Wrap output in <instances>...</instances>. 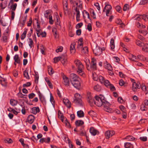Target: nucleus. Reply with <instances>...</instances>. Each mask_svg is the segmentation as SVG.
I'll return each mask as SVG.
<instances>
[{
  "label": "nucleus",
  "mask_w": 148,
  "mask_h": 148,
  "mask_svg": "<svg viewBox=\"0 0 148 148\" xmlns=\"http://www.w3.org/2000/svg\"><path fill=\"white\" fill-rule=\"evenodd\" d=\"M34 119V116L32 115L29 116L27 118L28 122L30 123H32L33 122Z\"/></svg>",
  "instance_id": "26"
},
{
  "label": "nucleus",
  "mask_w": 148,
  "mask_h": 148,
  "mask_svg": "<svg viewBox=\"0 0 148 148\" xmlns=\"http://www.w3.org/2000/svg\"><path fill=\"white\" fill-rule=\"evenodd\" d=\"M110 105V103L106 101L104 103H103V107L104 110L108 112H112V110L109 107Z\"/></svg>",
  "instance_id": "6"
},
{
  "label": "nucleus",
  "mask_w": 148,
  "mask_h": 148,
  "mask_svg": "<svg viewBox=\"0 0 148 148\" xmlns=\"http://www.w3.org/2000/svg\"><path fill=\"white\" fill-rule=\"evenodd\" d=\"M50 101L52 105L53 106L55 103V101L53 96L51 95H50Z\"/></svg>",
  "instance_id": "63"
},
{
  "label": "nucleus",
  "mask_w": 148,
  "mask_h": 148,
  "mask_svg": "<svg viewBox=\"0 0 148 148\" xmlns=\"http://www.w3.org/2000/svg\"><path fill=\"white\" fill-rule=\"evenodd\" d=\"M39 96L40 101L43 104L45 105L46 104V101L45 97L41 95H39Z\"/></svg>",
  "instance_id": "22"
},
{
  "label": "nucleus",
  "mask_w": 148,
  "mask_h": 148,
  "mask_svg": "<svg viewBox=\"0 0 148 148\" xmlns=\"http://www.w3.org/2000/svg\"><path fill=\"white\" fill-rule=\"evenodd\" d=\"M61 56H58L57 57H56L53 59V62L54 63H56L60 60L61 59Z\"/></svg>",
  "instance_id": "47"
},
{
  "label": "nucleus",
  "mask_w": 148,
  "mask_h": 148,
  "mask_svg": "<svg viewBox=\"0 0 148 148\" xmlns=\"http://www.w3.org/2000/svg\"><path fill=\"white\" fill-rule=\"evenodd\" d=\"M32 111L33 114H36L37 113L39 112H40L39 108L38 107H33L32 108Z\"/></svg>",
  "instance_id": "27"
},
{
  "label": "nucleus",
  "mask_w": 148,
  "mask_h": 148,
  "mask_svg": "<svg viewBox=\"0 0 148 148\" xmlns=\"http://www.w3.org/2000/svg\"><path fill=\"white\" fill-rule=\"evenodd\" d=\"M9 38V34H3V36L2 40L3 42H6L8 41V40Z\"/></svg>",
  "instance_id": "20"
},
{
  "label": "nucleus",
  "mask_w": 148,
  "mask_h": 148,
  "mask_svg": "<svg viewBox=\"0 0 148 148\" xmlns=\"http://www.w3.org/2000/svg\"><path fill=\"white\" fill-rule=\"evenodd\" d=\"M103 50H102V49H95L94 51V52L95 53V54L96 55H102V50L103 51Z\"/></svg>",
  "instance_id": "24"
},
{
  "label": "nucleus",
  "mask_w": 148,
  "mask_h": 148,
  "mask_svg": "<svg viewBox=\"0 0 148 148\" xmlns=\"http://www.w3.org/2000/svg\"><path fill=\"white\" fill-rule=\"evenodd\" d=\"M143 51L146 52H148V44H146L142 48Z\"/></svg>",
  "instance_id": "43"
},
{
  "label": "nucleus",
  "mask_w": 148,
  "mask_h": 148,
  "mask_svg": "<svg viewBox=\"0 0 148 148\" xmlns=\"http://www.w3.org/2000/svg\"><path fill=\"white\" fill-rule=\"evenodd\" d=\"M63 103L68 108L71 107V102L66 98H64L63 100Z\"/></svg>",
  "instance_id": "16"
},
{
  "label": "nucleus",
  "mask_w": 148,
  "mask_h": 148,
  "mask_svg": "<svg viewBox=\"0 0 148 148\" xmlns=\"http://www.w3.org/2000/svg\"><path fill=\"white\" fill-rule=\"evenodd\" d=\"M74 63L77 67V72L81 76L83 75L84 74L83 71L84 67L82 64L79 60H75L74 61Z\"/></svg>",
  "instance_id": "2"
},
{
  "label": "nucleus",
  "mask_w": 148,
  "mask_h": 148,
  "mask_svg": "<svg viewBox=\"0 0 148 148\" xmlns=\"http://www.w3.org/2000/svg\"><path fill=\"white\" fill-rule=\"evenodd\" d=\"M87 101L89 103L90 106L93 105L94 100L93 99V97H92L90 93H87Z\"/></svg>",
  "instance_id": "9"
},
{
  "label": "nucleus",
  "mask_w": 148,
  "mask_h": 148,
  "mask_svg": "<svg viewBox=\"0 0 148 148\" xmlns=\"http://www.w3.org/2000/svg\"><path fill=\"white\" fill-rule=\"evenodd\" d=\"M7 3H4V4L2 3H1L0 4V6L1 7V9H4L7 6Z\"/></svg>",
  "instance_id": "61"
},
{
  "label": "nucleus",
  "mask_w": 148,
  "mask_h": 148,
  "mask_svg": "<svg viewBox=\"0 0 148 148\" xmlns=\"http://www.w3.org/2000/svg\"><path fill=\"white\" fill-rule=\"evenodd\" d=\"M142 18V16L139 15H137L134 17V20L138 21H140Z\"/></svg>",
  "instance_id": "48"
},
{
  "label": "nucleus",
  "mask_w": 148,
  "mask_h": 148,
  "mask_svg": "<svg viewBox=\"0 0 148 148\" xmlns=\"http://www.w3.org/2000/svg\"><path fill=\"white\" fill-rule=\"evenodd\" d=\"M83 39L81 38L79 39L77 47L78 48H81L83 46Z\"/></svg>",
  "instance_id": "25"
},
{
  "label": "nucleus",
  "mask_w": 148,
  "mask_h": 148,
  "mask_svg": "<svg viewBox=\"0 0 148 148\" xmlns=\"http://www.w3.org/2000/svg\"><path fill=\"white\" fill-rule=\"evenodd\" d=\"M108 88H109L111 91H115L116 90L114 86H113V85L111 84Z\"/></svg>",
  "instance_id": "57"
},
{
  "label": "nucleus",
  "mask_w": 148,
  "mask_h": 148,
  "mask_svg": "<svg viewBox=\"0 0 148 148\" xmlns=\"http://www.w3.org/2000/svg\"><path fill=\"white\" fill-rule=\"evenodd\" d=\"M124 146L125 148H133V145L129 143H124Z\"/></svg>",
  "instance_id": "29"
},
{
  "label": "nucleus",
  "mask_w": 148,
  "mask_h": 148,
  "mask_svg": "<svg viewBox=\"0 0 148 148\" xmlns=\"http://www.w3.org/2000/svg\"><path fill=\"white\" fill-rule=\"evenodd\" d=\"M98 78L101 84H103L105 79L104 77L102 76H99Z\"/></svg>",
  "instance_id": "51"
},
{
  "label": "nucleus",
  "mask_w": 148,
  "mask_h": 148,
  "mask_svg": "<svg viewBox=\"0 0 148 148\" xmlns=\"http://www.w3.org/2000/svg\"><path fill=\"white\" fill-rule=\"evenodd\" d=\"M103 66L108 71H111L113 70L111 66L106 61L104 62Z\"/></svg>",
  "instance_id": "12"
},
{
  "label": "nucleus",
  "mask_w": 148,
  "mask_h": 148,
  "mask_svg": "<svg viewBox=\"0 0 148 148\" xmlns=\"http://www.w3.org/2000/svg\"><path fill=\"white\" fill-rule=\"evenodd\" d=\"M139 32L140 33L144 35H146L147 33V31L145 29L140 30Z\"/></svg>",
  "instance_id": "49"
},
{
  "label": "nucleus",
  "mask_w": 148,
  "mask_h": 148,
  "mask_svg": "<svg viewBox=\"0 0 148 148\" xmlns=\"http://www.w3.org/2000/svg\"><path fill=\"white\" fill-rule=\"evenodd\" d=\"M72 4L73 9L75 11L74 14H76V20L77 21H80V14L79 10H82L83 8L81 0H69Z\"/></svg>",
  "instance_id": "1"
},
{
  "label": "nucleus",
  "mask_w": 148,
  "mask_h": 148,
  "mask_svg": "<svg viewBox=\"0 0 148 148\" xmlns=\"http://www.w3.org/2000/svg\"><path fill=\"white\" fill-rule=\"evenodd\" d=\"M24 29V32L21 36V38L22 40H23L25 38L26 34L28 31V29L26 28H25Z\"/></svg>",
  "instance_id": "28"
},
{
  "label": "nucleus",
  "mask_w": 148,
  "mask_h": 148,
  "mask_svg": "<svg viewBox=\"0 0 148 148\" xmlns=\"http://www.w3.org/2000/svg\"><path fill=\"white\" fill-rule=\"evenodd\" d=\"M88 52V48L86 47H84L82 51V53H84V54H86Z\"/></svg>",
  "instance_id": "44"
},
{
  "label": "nucleus",
  "mask_w": 148,
  "mask_h": 148,
  "mask_svg": "<svg viewBox=\"0 0 148 148\" xmlns=\"http://www.w3.org/2000/svg\"><path fill=\"white\" fill-rule=\"evenodd\" d=\"M140 85L139 83H136L135 82H133L132 84V90L135 92L137 89L140 88Z\"/></svg>",
  "instance_id": "11"
},
{
  "label": "nucleus",
  "mask_w": 148,
  "mask_h": 148,
  "mask_svg": "<svg viewBox=\"0 0 148 148\" xmlns=\"http://www.w3.org/2000/svg\"><path fill=\"white\" fill-rule=\"evenodd\" d=\"M84 123V122L82 120H77L75 122V124L77 126H81Z\"/></svg>",
  "instance_id": "31"
},
{
  "label": "nucleus",
  "mask_w": 148,
  "mask_h": 148,
  "mask_svg": "<svg viewBox=\"0 0 148 148\" xmlns=\"http://www.w3.org/2000/svg\"><path fill=\"white\" fill-rule=\"evenodd\" d=\"M81 96L78 93H76L74 95V102L78 105H81L82 104V100L81 99Z\"/></svg>",
  "instance_id": "5"
},
{
  "label": "nucleus",
  "mask_w": 148,
  "mask_h": 148,
  "mask_svg": "<svg viewBox=\"0 0 148 148\" xmlns=\"http://www.w3.org/2000/svg\"><path fill=\"white\" fill-rule=\"evenodd\" d=\"M28 45L30 48H31L33 47V44L34 42L32 39L31 38H29L28 39Z\"/></svg>",
  "instance_id": "35"
},
{
  "label": "nucleus",
  "mask_w": 148,
  "mask_h": 148,
  "mask_svg": "<svg viewBox=\"0 0 148 148\" xmlns=\"http://www.w3.org/2000/svg\"><path fill=\"white\" fill-rule=\"evenodd\" d=\"M58 115L59 118H60V119L62 121V122H63L64 119L65 118H64L63 117V114L60 111H58Z\"/></svg>",
  "instance_id": "36"
},
{
  "label": "nucleus",
  "mask_w": 148,
  "mask_h": 148,
  "mask_svg": "<svg viewBox=\"0 0 148 148\" xmlns=\"http://www.w3.org/2000/svg\"><path fill=\"white\" fill-rule=\"evenodd\" d=\"M68 0H63V4L64 10H66L67 9L68 6L67 4V1Z\"/></svg>",
  "instance_id": "33"
},
{
  "label": "nucleus",
  "mask_w": 148,
  "mask_h": 148,
  "mask_svg": "<svg viewBox=\"0 0 148 148\" xmlns=\"http://www.w3.org/2000/svg\"><path fill=\"white\" fill-rule=\"evenodd\" d=\"M23 75L24 77L27 79L29 78L28 72L26 70H25L23 72Z\"/></svg>",
  "instance_id": "50"
},
{
  "label": "nucleus",
  "mask_w": 148,
  "mask_h": 148,
  "mask_svg": "<svg viewBox=\"0 0 148 148\" xmlns=\"http://www.w3.org/2000/svg\"><path fill=\"white\" fill-rule=\"evenodd\" d=\"M95 100H94L93 103L98 107H100L103 105L106 100L104 99L105 97L103 96L100 95V97L96 96L95 97Z\"/></svg>",
  "instance_id": "3"
},
{
  "label": "nucleus",
  "mask_w": 148,
  "mask_h": 148,
  "mask_svg": "<svg viewBox=\"0 0 148 148\" xmlns=\"http://www.w3.org/2000/svg\"><path fill=\"white\" fill-rule=\"evenodd\" d=\"M10 104L12 106H15L17 104L16 101L12 99H11L10 100Z\"/></svg>",
  "instance_id": "53"
},
{
  "label": "nucleus",
  "mask_w": 148,
  "mask_h": 148,
  "mask_svg": "<svg viewBox=\"0 0 148 148\" xmlns=\"http://www.w3.org/2000/svg\"><path fill=\"white\" fill-rule=\"evenodd\" d=\"M17 95L18 97L20 98H24L26 99L27 98V95H23L21 92H19L17 94Z\"/></svg>",
  "instance_id": "42"
},
{
  "label": "nucleus",
  "mask_w": 148,
  "mask_h": 148,
  "mask_svg": "<svg viewBox=\"0 0 148 148\" xmlns=\"http://www.w3.org/2000/svg\"><path fill=\"white\" fill-rule=\"evenodd\" d=\"M129 8V5L127 4H125L123 8V10L124 11H126Z\"/></svg>",
  "instance_id": "64"
},
{
  "label": "nucleus",
  "mask_w": 148,
  "mask_h": 148,
  "mask_svg": "<svg viewBox=\"0 0 148 148\" xmlns=\"http://www.w3.org/2000/svg\"><path fill=\"white\" fill-rule=\"evenodd\" d=\"M125 139L129 141H133L135 139V138L131 136H128L125 137Z\"/></svg>",
  "instance_id": "40"
},
{
  "label": "nucleus",
  "mask_w": 148,
  "mask_h": 148,
  "mask_svg": "<svg viewBox=\"0 0 148 148\" xmlns=\"http://www.w3.org/2000/svg\"><path fill=\"white\" fill-rule=\"evenodd\" d=\"M128 58L131 60L136 61L138 59V56H128Z\"/></svg>",
  "instance_id": "32"
},
{
  "label": "nucleus",
  "mask_w": 148,
  "mask_h": 148,
  "mask_svg": "<svg viewBox=\"0 0 148 148\" xmlns=\"http://www.w3.org/2000/svg\"><path fill=\"white\" fill-rule=\"evenodd\" d=\"M49 23L50 24L52 25L54 23V21L52 19V15L51 16H49Z\"/></svg>",
  "instance_id": "58"
},
{
  "label": "nucleus",
  "mask_w": 148,
  "mask_h": 148,
  "mask_svg": "<svg viewBox=\"0 0 148 148\" xmlns=\"http://www.w3.org/2000/svg\"><path fill=\"white\" fill-rule=\"evenodd\" d=\"M81 81H79L76 82H71L73 86L76 88L79 89L81 86Z\"/></svg>",
  "instance_id": "13"
},
{
  "label": "nucleus",
  "mask_w": 148,
  "mask_h": 148,
  "mask_svg": "<svg viewBox=\"0 0 148 148\" xmlns=\"http://www.w3.org/2000/svg\"><path fill=\"white\" fill-rule=\"evenodd\" d=\"M60 61L63 64H64L67 61V58L65 56H61Z\"/></svg>",
  "instance_id": "39"
},
{
  "label": "nucleus",
  "mask_w": 148,
  "mask_h": 148,
  "mask_svg": "<svg viewBox=\"0 0 148 148\" xmlns=\"http://www.w3.org/2000/svg\"><path fill=\"white\" fill-rule=\"evenodd\" d=\"M75 42H73L71 43L70 46V51L73 54L75 52Z\"/></svg>",
  "instance_id": "19"
},
{
  "label": "nucleus",
  "mask_w": 148,
  "mask_h": 148,
  "mask_svg": "<svg viewBox=\"0 0 148 148\" xmlns=\"http://www.w3.org/2000/svg\"><path fill=\"white\" fill-rule=\"evenodd\" d=\"M93 88L95 90L99 91L101 89V87L99 85L97 84L93 86Z\"/></svg>",
  "instance_id": "34"
},
{
  "label": "nucleus",
  "mask_w": 148,
  "mask_h": 148,
  "mask_svg": "<svg viewBox=\"0 0 148 148\" xmlns=\"http://www.w3.org/2000/svg\"><path fill=\"white\" fill-rule=\"evenodd\" d=\"M105 7L103 9V12H105L107 16H109L112 13V6L108 2H105Z\"/></svg>",
  "instance_id": "4"
},
{
  "label": "nucleus",
  "mask_w": 148,
  "mask_h": 148,
  "mask_svg": "<svg viewBox=\"0 0 148 148\" xmlns=\"http://www.w3.org/2000/svg\"><path fill=\"white\" fill-rule=\"evenodd\" d=\"M103 84H104L106 87L108 88L111 84L108 80H105Z\"/></svg>",
  "instance_id": "52"
},
{
  "label": "nucleus",
  "mask_w": 148,
  "mask_h": 148,
  "mask_svg": "<svg viewBox=\"0 0 148 148\" xmlns=\"http://www.w3.org/2000/svg\"><path fill=\"white\" fill-rule=\"evenodd\" d=\"M52 14V11L50 10H46L44 13V16L47 18H48V17L51 15Z\"/></svg>",
  "instance_id": "18"
},
{
  "label": "nucleus",
  "mask_w": 148,
  "mask_h": 148,
  "mask_svg": "<svg viewBox=\"0 0 148 148\" xmlns=\"http://www.w3.org/2000/svg\"><path fill=\"white\" fill-rule=\"evenodd\" d=\"M140 109L142 111H145L147 110V108L144 106V105L142 104L140 106Z\"/></svg>",
  "instance_id": "55"
},
{
  "label": "nucleus",
  "mask_w": 148,
  "mask_h": 148,
  "mask_svg": "<svg viewBox=\"0 0 148 148\" xmlns=\"http://www.w3.org/2000/svg\"><path fill=\"white\" fill-rule=\"evenodd\" d=\"M17 4L16 3H14L10 6V8L12 11H14L16 10Z\"/></svg>",
  "instance_id": "54"
},
{
  "label": "nucleus",
  "mask_w": 148,
  "mask_h": 148,
  "mask_svg": "<svg viewBox=\"0 0 148 148\" xmlns=\"http://www.w3.org/2000/svg\"><path fill=\"white\" fill-rule=\"evenodd\" d=\"M61 75L62 77L63 84L66 86H68L70 84L69 78L66 77L63 73H62Z\"/></svg>",
  "instance_id": "7"
},
{
  "label": "nucleus",
  "mask_w": 148,
  "mask_h": 148,
  "mask_svg": "<svg viewBox=\"0 0 148 148\" xmlns=\"http://www.w3.org/2000/svg\"><path fill=\"white\" fill-rule=\"evenodd\" d=\"M136 43L137 45L139 46H142L143 45L141 41L138 40H136Z\"/></svg>",
  "instance_id": "60"
},
{
  "label": "nucleus",
  "mask_w": 148,
  "mask_h": 148,
  "mask_svg": "<svg viewBox=\"0 0 148 148\" xmlns=\"http://www.w3.org/2000/svg\"><path fill=\"white\" fill-rule=\"evenodd\" d=\"M71 82L81 81L80 79L76 74L74 73H71L70 75Z\"/></svg>",
  "instance_id": "8"
},
{
  "label": "nucleus",
  "mask_w": 148,
  "mask_h": 148,
  "mask_svg": "<svg viewBox=\"0 0 148 148\" xmlns=\"http://www.w3.org/2000/svg\"><path fill=\"white\" fill-rule=\"evenodd\" d=\"M136 25L138 27L142 28H145V26L141 25L140 23L138 22L136 23Z\"/></svg>",
  "instance_id": "45"
},
{
  "label": "nucleus",
  "mask_w": 148,
  "mask_h": 148,
  "mask_svg": "<svg viewBox=\"0 0 148 148\" xmlns=\"http://www.w3.org/2000/svg\"><path fill=\"white\" fill-rule=\"evenodd\" d=\"M49 74L50 75H51L53 73V71L51 68H49L48 69Z\"/></svg>",
  "instance_id": "62"
},
{
  "label": "nucleus",
  "mask_w": 148,
  "mask_h": 148,
  "mask_svg": "<svg viewBox=\"0 0 148 148\" xmlns=\"http://www.w3.org/2000/svg\"><path fill=\"white\" fill-rule=\"evenodd\" d=\"M36 34H37V36L38 37H40L41 36V33H42V30L41 29H37L36 30Z\"/></svg>",
  "instance_id": "56"
},
{
  "label": "nucleus",
  "mask_w": 148,
  "mask_h": 148,
  "mask_svg": "<svg viewBox=\"0 0 148 148\" xmlns=\"http://www.w3.org/2000/svg\"><path fill=\"white\" fill-rule=\"evenodd\" d=\"M90 12L91 14V16L93 19L96 18V15L93 9H91L90 10Z\"/></svg>",
  "instance_id": "38"
},
{
  "label": "nucleus",
  "mask_w": 148,
  "mask_h": 148,
  "mask_svg": "<svg viewBox=\"0 0 148 148\" xmlns=\"http://www.w3.org/2000/svg\"><path fill=\"white\" fill-rule=\"evenodd\" d=\"M64 122L65 125L68 128L70 127V123L66 119V118H65L64 119Z\"/></svg>",
  "instance_id": "41"
},
{
  "label": "nucleus",
  "mask_w": 148,
  "mask_h": 148,
  "mask_svg": "<svg viewBox=\"0 0 148 148\" xmlns=\"http://www.w3.org/2000/svg\"><path fill=\"white\" fill-rule=\"evenodd\" d=\"M77 115L79 117H82L84 116V113L83 112L80 110L77 112Z\"/></svg>",
  "instance_id": "37"
},
{
  "label": "nucleus",
  "mask_w": 148,
  "mask_h": 148,
  "mask_svg": "<svg viewBox=\"0 0 148 148\" xmlns=\"http://www.w3.org/2000/svg\"><path fill=\"white\" fill-rule=\"evenodd\" d=\"M93 79L95 81H97L98 79V77L97 75L95 73H92Z\"/></svg>",
  "instance_id": "46"
},
{
  "label": "nucleus",
  "mask_w": 148,
  "mask_h": 148,
  "mask_svg": "<svg viewBox=\"0 0 148 148\" xmlns=\"http://www.w3.org/2000/svg\"><path fill=\"white\" fill-rule=\"evenodd\" d=\"M55 19H56V22L55 24L57 27H58L60 26V21H59V18L57 14H55L54 16Z\"/></svg>",
  "instance_id": "21"
},
{
  "label": "nucleus",
  "mask_w": 148,
  "mask_h": 148,
  "mask_svg": "<svg viewBox=\"0 0 148 148\" xmlns=\"http://www.w3.org/2000/svg\"><path fill=\"white\" fill-rule=\"evenodd\" d=\"M50 141V138L47 137L46 138H42L40 139L39 140L40 143H43L44 142L46 143H49Z\"/></svg>",
  "instance_id": "15"
},
{
  "label": "nucleus",
  "mask_w": 148,
  "mask_h": 148,
  "mask_svg": "<svg viewBox=\"0 0 148 148\" xmlns=\"http://www.w3.org/2000/svg\"><path fill=\"white\" fill-rule=\"evenodd\" d=\"M14 64L16 66L17 64H19L20 63V59L18 56H14Z\"/></svg>",
  "instance_id": "23"
},
{
  "label": "nucleus",
  "mask_w": 148,
  "mask_h": 148,
  "mask_svg": "<svg viewBox=\"0 0 148 148\" xmlns=\"http://www.w3.org/2000/svg\"><path fill=\"white\" fill-rule=\"evenodd\" d=\"M89 131L91 134L94 136L99 134V132L97 130L93 127H90V129Z\"/></svg>",
  "instance_id": "14"
},
{
  "label": "nucleus",
  "mask_w": 148,
  "mask_h": 148,
  "mask_svg": "<svg viewBox=\"0 0 148 148\" xmlns=\"http://www.w3.org/2000/svg\"><path fill=\"white\" fill-rule=\"evenodd\" d=\"M82 14L83 17L84 19L85 20L86 18H87L90 20V17L89 14V13L85 10H84L82 11Z\"/></svg>",
  "instance_id": "17"
},
{
  "label": "nucleus",
  "mask_w": 148,
  "mask_h": 148,
  "mask_svg": "<svg viewBox=\"0 0 148 148\" xmlns=\"http://www.w3.org/2000/svg\"><path fill=\"white\" fill-rule=\"evenodd\" d=\"M110 46L111 49L112 50L113 49L115 48V45L114 40L112 38L110 40Z\"/></svg>",
  "instance_id": "30"
},
{
  "label": "nucleus",
  "mask_w": 148,
  "mask_h": 148,
  "mask_svg": "<svg viewBox=\"0 0 148 148\" xmlns=\"http://www.w3.org/2000/svg\"><path fill=\"white\" fill-rule=\"evenodd\" d=\"M114 134L115 132L114 131L108 130L105 132V135L106 138L108 139L114 135Z\"/></svg>",
  "instance_id": "10"
},
{
  "label": "nucleus",
  "mask_w": 148,
  "mask_h": 148,
  "mask_svg": "<svg viewBox=\"0 0 148 148\" xmlns=\"http://www.w3.org/2000/svg\"><path fill=\"white\" fill-rule=\"evenodd\" d=\"M88 114L91 116H94L96 115V113L93 110H90L88 112Z\"/></svg>",
  "instance_id": "59"
}]
</instances>
